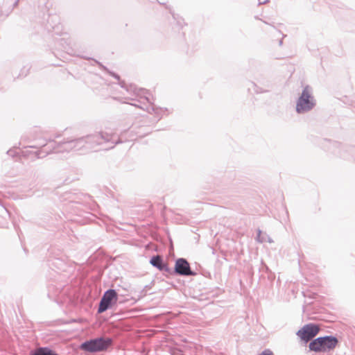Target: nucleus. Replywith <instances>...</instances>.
<instances>
[{
  "instance_id": "393cba45",
  "label": "nucleus",
  "mask_w": 355,
  "mask_h": 355,
  "mask_svg": "<svg viewBox=\"0 0 355 355\" xmlns=\"http://www.w3.org/2000/svg\"><path fill=\"white\" fill-rule=\"evenodd\" d=\"M58 18L57 16H53L52 18Z\"/></svg>"
},
{
  "instance_id": "0eeeda50",
  "label": "nucleus",
  "mask_w": 355,
  "mask_h": 355,
  "mask_svg": "<svg viewBox=\"0 0 355 355\" xmlns=\"http://www.w3.org/2000/svg\"><path fill=\"white\" fill-rule=\"evenodd\" d=\"M320 331V327L318 324L314 323H309L304 325L300 329L296 334L304 343L311 341L315 336H316Z\"/></svg>"
},
{
  "instance_id": "9d476101",
  "label": "nucleus",
  "mask_w": 355,
  "mask_h": 355,
  "mask_svg": "<svg viewBox=\"0 0 355 355\" xmlns=\"http://www.w3.org/2000/svg\"><path fill=\"white\" fill-rule=\"evenodd\" d=\"M150 263L159 271H164L172 274L171 269L168 267L167 263L165 262L162 257L159 254L153 256L150 259Z\"/></svg>"
},
{
  "instance_id": "7ed1b4c3",
  "label": "nucleus",
  "mask_w": 355,
  "mask_h": 355,
  "mask_svg": "<svg viewBox=\"0 0 355 355\" xmlns=\"http://www.w3.org/2000/svg\"><path fill=\"white\" fill-rule=\"evenodd\" d=\"M113 345L114 340L112 338L101 336L86 340L80 345L79 348L87 353L96 354L107 352Z\"/></svg>"
},
{
  "instance_id": "f8f14e48",
  "label": "nucleus",
  "mask_w": 355,
  "mask_h": 355,
  "mask_svg": "<svg viewBox=\"0 0 355 355\" xmlns=\"http://www.w3.org/2000/svg\"><path fill=\"white\" fill-rule=\"evenodd\" d=\"M29 355H58V354L49 347H40L31 350Z\"/></svg>"
},
{
  "instance_id": "20e7f679",
  "label": "nucleus",
  "mask_w": 355,
  "mask_h": 355,
  "mask_svg": "<svg viewBox=\"0 0 355 355\" xmlns=\"http://www.w3.org/2000/svg\"><path fill=\"white\" fill-rule=\"evenodd\" d=\"M315 105L316 100L313 94V89L311 86L306 85L296 101V112L299 114L307 113Z\"/></svg>"
},
{
  "instance_id": "aec40b11",
  "label": "nucleus",
  "mask_w": 355,
  "mask_h": 355,
  "mask_svg": "<svg viewBox=\"0 0 355 355\" xmlns=\"http://www.w3.org/2000/svg\"><path fill=\"white\" fill-rule=\"evenodd\" d=\"M268 1H269L268 0H264L263 1H261V0H259V5L260 4H264V3H266L268 2Z\"/></svg>"
},
{
  "instance_id": "b1692460",
  "label": "nucleus",
  "mask_w": 355,
  "mask_h": 355,
  "mask_svg": "<svg viewBox=\"0 0 355 355\" xmlns=\"http://www.w3.org/2000/svg\"><path fill=\"white\" fill-rule=\"evenodd\" d=\"M137 134L138 135L139 137H141L142 136V135L140 134V132H137Z\"/></svg>"
},
{
  "instance_id": "a211bd4d",
  "label": "nucleus",
  "mask_w": 355,
  "mask_h": 355,
  "mask_svg": "<svg viewBox=\"0 0 355 355\" xmlns=\"http://www.w3.org/2000/svg\"><path fill=\"white\" fill-rule=\"evenodd\" d=\"M257 355H274V354L270 349H266L261 353H260Z\"/></svg>"
},
{
  "instance_id": "1a4fd4ad",
  "label": "nucleus",
  "mask_w": 355,
  "mask_h": 355,
  "mask_svg": "<svg viewBox=\"0 0 355 355\" xmlns=\"http://www.w3.org/2000/svg\"><path fill=\"white\" fill-rule=\"evenodd\" d=\"M67 259L64 255L61 254L60 257L53 256L49 260V265L52 268H55L60 271H65L67 267Z\"/></svg>"
},
{
  "instance_id": "f3484780",
  "label": "nucleus",
  "mask_w": 355,
  "mask_h": 355,
  "mask_svg": "<svg viewBox=\"0 0 355 355\" xmlns=\"http://www.w3.org/2000/svg\"><path fill=\"white\" fill-rule=\"evenodd\" d=\"M6 153L11 157H15L18 155L19 153L17 151L16 149L10 148L7 151Z\"/></svg>"
},
{
  "instance_id": "4468645a",
  "label": "nucleus",
  "mask_w": 355,
  "mask_h": 355,
  "mask_svg": "<svg viewBox=\"0 0 355 355\" xmlns=\"http://www.w3.org/2000/svg\"><path fill=\"white\" fill-rule=\"evenodd\" d=\"M50 3L49 0H39L38 7L40 8L43 11H48L50 8Z\"/></svg>"
},
{
  "instance_id": "f257e3e1",
  "label": "nucleus",
  "mask_w": 355,
  "mask_h": 355,
  "mask_svg": "<svg viewBox=\"0 0 355 355\" xmlns=\"http://www.w3.org/2000/svg\"><path fill=\"white\" fill-rule=\"evenodd\" d=\"M128 131L122 132L120 136L115 133L107 132H96L80 137L64 138L61 141L56 142L53 139H42L34 148L40 150L32 152L23 151L25 156L33 155L37 159L44 158L51 153H58L70 150L82 151L83 153L89 151L108 150L114 148L116 144L128 141L125 138ZM32 148L33 146H30Z\"/></svg>"
},
{
  "instance_id": "39448f33",
  "label": "nucleus",
  "mask_w": 355,
  "mask_h": 355,
  "mask_svg": "<svg viewBox=\"0 0 355 355\" xmlns=\"http://www.w3.org/2000/svg\"><path fill=\"white\" fill-rule=\"evenodd\" d=\"M338 343V339L335 336H319L309 342V349L316 353L327 352L334 350Z\"/></svg>"
},
{
  "instance_id": "2eb2a0df",
  "label": "nucleus",
  "mask_w": 355,
  "mask_h": 355,
  "mask_svg": "<svg viewBox=\"0 0 355 355\" xmlns=\"http://www.w3.org/2000/svg\"><path fill=\"white\" fill-rule=\"evenodd\" d=\"M261 234H262L261 230L258 229L257 230V233L256 240L259 243H263V242L266 241V239L264 238V236H261Z\"/></svg>"
},
{
  "instance_id": "a878e982",
  "label": "nucleus",
  "mask_w": 355,
  "mask_h": 355,
  "mask_svg": "<svg viewBox=\"0 0 355 355\" xmlns=\"http://www.w3.org/2000/svg\"><path fill=\"white\" fill-rule=\"evenodd\" d=\"M134 139H135V138H133V137L130 138V140H134Z\"/></svg>"
},
{
  "instance_id": "412c9836",
  "label": "nucleus",
  "mask_w": 355,
  "mask_h": 355,
  "mask_svg": "<svg viewBox=\"0 0 355 355\" xmlns=\"http://www.w3.org/2000/svg\"><path fill=\"white\" fill-rule=\"evenodd\" d=\"M19 1V0H15V2L13 3V7L17 6Z\"/></svg>"
},
{
  "instance_id": "f03ea898",
  "label": "nucleus",
  "mask_w": 355,
  "mask_h": 355,
  "mask_svg": "<svg viewBox=\"0 0 355 355\" xmlns=\"http://www.w3.org/2000/svg\"><path fill=\"white\" fill-rule=\"evenodd\" d=\"M119 85L126 89L128 92H133L137 96L140 97L141 98H144L147 103H149L148 105H141L137 103H128L132 106L136 107H139L144 110H146L148 113L155 112L156 114H159V112L162 110V108L156 107L155 105L153 103L150 98V92L144 88H137L135 85H127L124 80H119ZM127 103V102H125Z\"/></svg>"
},
{
  "instance_id": "423d86ee",
  "label": "nucleus",
  "mask_w": 355,
  "mask_h": 355,
  "mask_svg": "<svg viewBox=\"0 0 355 355\" xmlns=\"http://www.w3.org/2000/svg\"><path fill=\"white\" fill-rule=\"evenodd\" d=\"M117 300L118 294L114 289L105 291L98 303L97 313H102L111 309L116 304Z\"/></svg>"
},
{
  "instance_id": "9b49d317",
  "label": "nucleus",
  "mask_w": 355,
  "mask_h": 355,
  "mask_svg": "<svg viewBox=\"0 0 355 355\" xmlns=\"http://www.w3.org/2000/svg\"><path fill=\"white\" fill-rule=\"evenodd\" d=\"M334 146L337 149L334 153L338 154L340 157L343 158H347V153H351L354 157L355 159V147H348L346 146H343L341 144L335 141L333 144Z\"/></svg>"
},
{
  "instance_id": "ddd939ff",
  "label": "nucleus",
  "mask_w": 355,
  "mask_h": 355,
  "mask_svg": "<svg viewBox=\"0 0 355 355\" xmlns=\"http://www.w3.org/2000/svg\"><path fill=\"white\" fill-rule=\"evenodd\" d=\"M95 61L103 70L107 72L110 76H112L113 78H114L117 80H120V76L117 73L110 71L106 67L103 65L101 62H99L96 60H95Z\"/></svg>"
},
{
  "instance_id": "5701e85b",
  "label": "nucleus",
  "mask_w": 355,
  "mask_h": 355,
  "mask_svg": "<svg viewBox=\"0 0 355 355\" xmlns=\"http://www.w3.org/2000/svg\"><path fill=\"white\" fill-rule=\"evenodd\" d=\"M268 241L269 243H271V242H272V240L270 237H268Z\"/></svg>"
},
{
  "instance_id": "dca6fc26",
  "label": "nucleus",
  "mask_w": 355,
  "mask_h": 355,
  "mask_svg": "<svg viewBox=\"0 0 355 355\" xmlns=\"http://www.w3.org/2000/svg\"><path fill=\"white\" fill-rule=\"evenodd\" d=\"M269 85H267V88H261L257 85H254V91L256 93H264L268 92L269 91L268 89Z\"/></svg>"
},
{
  "instance_id": "6e6552de",
  "label": "nucleus",
  "mask_w": 355,
  "mask_h": 355,
  "mask_svg": "<svg viewBox=\"0 0 355 355\" xmlns=\"http://www.w3.org/2000/svg\"><path fill=\"white\" fill-rule=\"evenodd\" d=\"M172 273L184 277L196 276L197 273L192 270L190 263L185 258H178L175 261L174 270Z\"/></svg>"
},
{
  "instance_id": "4be33fe9",
  "label": "nucleus",
  "mask_w": 355,
  "mask_h": 355,
  "mask_svg": "<svg viewBox=\"0 0 355 355\" xmlns=\"http://www.w3.org/2000/svg\"><path fill=\"white\" fill-rule=\"evenodd\" d=\"M283 43V41L282 40H280L279 42V44L281 46Z\"/></svg>"
},
{
  "instance_id": "6ab92c4d",
  "label": "nucleus",
  "mask_w": 355,
  "mask_h": 355,
  "mask_svg": "<svg viewBox=\"0 0 355 355\" xmlns=\"http://www.w3.org/2000/svg\"><path fill=\"white\" fill-rule=\"evenodd\" d=\"M146 295V293L144 290V288L143 290L141 291L140 292V294L138 295V297L139 299L143 297L144 296H145Z\"/></svg>"
}]
</instances>
